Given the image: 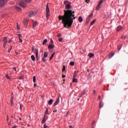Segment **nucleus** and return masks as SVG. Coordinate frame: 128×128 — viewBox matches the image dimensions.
<instances>
[{
    "instance_id": "nucleus-1",
    "label": "nucleus",
    "mask_w": 128,
    "mask_h": 128,
    "mask_svg": "<svg viewBox=\"0 0 128 128\" xmlns=\"http://www.w3.org/2000/svg\"><path fill=\"white\" fill-rule=\"evenodd\" d=\"M64 4H65V8L67 10H64V16H59L58 18L60 20H62L64 28H70L74 22V20L76 18L74 16V11L70 10L72 8L70 2L68 0H65Z\"/></svg>"
},
{
    "instance_id": "nucleus-2",
    "label": "nucleus",
    "mask_w": 128,
    "mask_h": 128,
    "mask_svg": "<svg viewBox=\"0 0 128 128\" xmlns=\"http://www.w3.org/2000/svg\"><path fill=\"white\" fill-rule=\"evenodd\" d=\"M24 2L29 4L30 2V0H21L19 3L20 6L22 8H26V3Z\"/></svg>"
},
{
    "instance_id": "nucleus-3",
    "label": "nucleus",
    "mask_w": 128,
    "mask_h": 128,
    "mask_svg": "<svg viewBox=\"0 0 128 128\" xmlns=\"http://www.w3.org/2000/svg\"><path fill=\"white\" fill-rule=\"evenodd\" d=\"M46 18L47 20H48V17L50 16V8H48V4L46 6Z\"/></svg>"
},
{
    "instance_id": "nucleus-4",
    "label": "nucleus",
    "mask_w": 128,
    "mask_h": 128,
    "mask_svg": "<svg viewBox=\"0 0 128 128\" xmlns=\"http://www.w3.org/2000/svg\"><path fill=\"white\" fill-rule=\"evenodd\" d=\"M92 16H94V14H91L90 15L88 16L86 18V24H88L90 22V18L92 17Z\"/></svg>"
},
{
    "instance_id": "nucleus-5",
    "label": "nucleus",
    "mask_w": 128,
    "mask_h": 128,
    "mask_svg": "<svg viewBox=\"0 0 128 128\" xmlns=\"http://www.w3.org/2000/svg\"><path fill=\"white\" fill-rule=\"evenodd\" d=\"M36 15V12H34V11H30L28 14L29 18H32V16H35Z\"/></svg>"
},
{
    "instance_id": "nucleus-6",
    "label": "nucleus",
    "mask_w": 128,
    "mask_h": 128,
    "mask_svg": "<svg viewBox=\"0 0 128 128\" xmlns=\"http://www.w3.org/2000/svg\"><path fill=\"white\" fill-rule=\"evenodd\" d=\"M8 0H0V7L4 6L8 2Z\"/></svg>"
},
{
    "instance_id": "nucleus-7",
    "label": "nucleus",
    "mask_w": 128,
    "mask_h": 128,
    "mask_svg": "<svg viewBox=\"0 0 128 128\" xmlns=\"http://www.w3.org/2000/svg\"><path fill=\"white\" fill-rule=\"evenodd\" d=\"M4 42V48H6V44H8V38L6 37H5L3 40Z\"/></svg>"
},
{
    "instance_id": "nucleus-8",
    "label": "nucleus",
    "mask_w": 128,
    "mask_h": 128,
    "mask_svg": "<svg viewBox=\"0 0 128 128\" xmlns=\"http://www.w3.org/2000/svg\"><path fill=\"white\" fill-rule=\"evenodd\" d=\"M59 102H60V97H58L56 100V101L54 103L53 106H58Z\"/></svg>"
},
{
    "instance_id": "nucleus-9",
    "label": "nucleus",
    "mask_w": 128,
    "mask_h": 128,
    "mask_svg": "<svg viewBox=\"0 0 128 128\" xmlns=\"http://www.w3.org/2000/svg\"><path fill=\"white\" fill-rule=\"evenodd\" d=\"M48 116H46V115L44 114V118L42 120V124H44V122H46V121L48 120Z\"/></svg>"
},
{
    "instance_id": "nucleus-10",
    "label": "nucleus",
    "mask_w": 128,
    "mask_h": 128,
    "mask_svg": "<svg viewBox=\"0 0 128 128\" xmlns=\"http://www.w3.org/2000/svg\"><path fill=\"white\" fill-rule=\"evenodd\" d=\"M36 59L38 60V50L35 49Z\"/></svg>"
},
{
    "instance_id": "nucleus-11",
    "label": "nucleus",
    "mask_w": 128,
    "mask_h": 128,
    "mask_svg": "<svg viewBox=\"0 0 128 128\" xmlns=\"http://www.w3.org/2000/svg\"><path fill=\"white\" fill-rule=\"evenodd\" d=\"M122 30V26H119L117 27L116 31L120 32V30Z\"/></svg>"
},
{
    "instance_id": "nucleus-12",
    "label": "nucleus",
    "mask_w": 128,
    "mask_h": 128,
    "mask_svg": "<svg viewBox=\"0 0 128 128\" xmlns=\"http://www.w3.org/2000/svg\"><path fill=\"white\" fill-rule=\"evenodd\" d=\"M78 74V71H74L73 78H76V75Z\"/></svg>"
},
{
    "instance_id": "nucleus-13",
    "label": "nucleus",
    "mask_w": 128,
    "mask_h": 128,
    "mask_svg": "<svg viewBox=\"0 0 128 128\" xmlns=\"http://www.w3.org/2000/svg\"><path fill=\"white\" fill-rule=\"evenodd\" d=\"M88 56H89V58H92V57L94 56V54H92V53H89L88 54Z\"/></svg>"
},
{
    "instance_id": "nucleus-14",
    "label": "nucleus",
    "mask_w": 128,
    "mask_h": 128,
    "mask_svg": "<svg viewBox=\"0 0 128 128\" xmlns=\"http://www.w3.org/2000/svg\"><path fill=\"white\" fill-rule=\"evenodd\" d=\"M54 47V46L52 44H51V45H49L48 46V48L49 50H52V48Z\"/></svg>"
},
{
    "instance_id": "nucleus-15",
    "label": "nucleus",
    "mask_w": 128,
    "mask_h": 128,
    "mask_svg": "<svg viewBox=\"0 0 128 128\" xmlns=\"http://www.w3.org/2000/svg\"><path fill=\"white\" fill-rule=\"evenodd\" d=\"M78 20L79 22H82V16H79L78 18Z\"/></svg>"
},
{
    "instance_id": "nucleus-16",
    "label": "nucleus",
    "mask_w": 128,
    "mask_h": 128,
    "mask_svg": "<svg viewBox=\"0 0 128 128\" xmlns=\"http://www.w3.org/2000/svg\"><path fill=\"white\" fill-rule=\"evenodd\" d=\"M52 102H54V100L52 99L49 100L48 104H50V106H51V104H52Z\"/></svg>"
},
{
    "instance_id": "nucleus-17",
    "label": "nucleus",
    "mask_w": 128,
    "mask_h": 128,
    "mask_svg": "<svg viewBox=\"0 0 128 128\" xmlns=\"http://www.w3.org/2000/svg\"><path fill=\"white\" fill-rule=\"evenodd\" d=\"M24 26H28V20H26V19H24Z\"/></svg>"
},
{
    "instance_id": "nucleus-18",
    "label": "nucleus",
    "mask_w": 128,
    "mask_h": 128,
    "mask_svg": "<svg viewBox=\"0 0 128 128\" xmlns=\"http://www.w3.org/2000/svg\"><path fill=\"white\" fill-rule=\"evenodd\" d=\"M48 52H45L44 55V58H48Z\"/></svg>"
},
{
    "instance_id": "nucleus-19",
    "label": "nucleus",
    "mask_w": 128,
    "mask_h": 128,
    "mask_svg": "<svg viewBox=\"0 0 128 128\" xmlns=\"http://www.w3.org/2000/svg\"><path fill=\"white\" fill-rule=\"evenodd\" d=\"M36 26H38V22H34L33 23V28H36Z\"/></svg>"
},
{
    "instance_id": "nucleus-20",
    "label": "nucleus",
    "mask_w": 128,
    "mask_h": 128,
    "mask_svg": "<svg viewBox=\"0 0 128 128\" xmlns=\"http://www.w3.org/2000/svg\"><path fill=\"white\" fill-rule=\"evenodd\" d=\"M46 42H48V40H46V39L44 40L42 42L43 46H44V44H46Z\"/></svg>"
},
{
    "instance_id": "nucleus-21",
    "label": "nucleus",
    "mask_w": 128,
    "mask_h": 128,
    "mask_svg": "<svg viewBox=\"0 0 128 128\" xmlns=\"http://www.w3.org/2000/svg\"><path fill=\"white\" fill-rule=\"evenodd\" d=\"M72 82H78V79L76 78H73Z\"/></svg>"
},
{
    "instance_id": "nucleus-22",
    "label": "nucleus",
    "mask_w": 128,
    "mask_h": 128,
    "mask_svg": "<svg viewBox=\"0 0 128 128\" xmlns=\"http://www.w3.org/2000/svg\"><path fill=\"white\" fill-rule=\"evenodd\" d=\"M31 58L33 62H34V60H36V57H34V55L31 56Z\"/></svg>"
},
{
    "instance_id": "nucleus-23",
    "label": "nucleus",
    "mask_w": 128,
    "mask_h": 128,
    "mask_svg": "<svg viewBox=\"0 0 128 128\" xmlns=\"http://www.w3.org/2000/svg\"><path fill=\"white\" fill-rule=\"evenodd\" d=\"M54 56V52L51 55V56L50 58V60H52V58Z\"/></svg>"
},
{
    "instance_id": "nucleus-24",
    "label": "nucleus",
    "mask_w": 128,
    "mask_h": 128,
    "mask_svg": "<svg viewBox=\"0 0 128 128\" xmlns=\"http://www.w3.org/2000/svg\"><path fill=\"white\" fill-rule=\"evenodd\" d=\"M102 106H104V104H102V102H100V104H99L100 108H102Z\"/></svg>"
},
{
    "instance_id": "nucleus-25",
    "label": "nucleus",
    "mask_w": 128,
    "mask_h": 128,
    "mask_svg": "<svg viewBox=\"0 0 128 128\" xmlns=\"http://www.w3.org/2000/svg\"><path fill=\"white\" fill-rule=\"evenodd\" d=\"M100 4H98V6L96 7V10H100Z\"/></svg>"
},
{
    "instance_id": "nucleus-26",
    "label": "nucleus",
    "mask_w": 128,
    "mask_h": 128,
    "mask_svg": "<svg viewBox=\"0 0 128 128\" xmlns=\"http://www.w3.org/2000/svg\"><path fill=\"white\" fill-rule=\"evenodd\" d=\"M96 20H93L91 22H90V26H92L94 24V22H96Z\"/></svg>"
},
{
    "instance_id": "nucleus-27",
    "label": "nucleus",
    "mask_w": 128,
    "mask_h": 128,
    "mask_svg": "<svg viewBox=\"0 0 128 128\" xmlns=\"http://www.w3.org/2000/svg\"><path fill=\"white\" fill-rule=\"evenodd\" d=\"M70 66H74V62H70Z\"/></svg>"
},
{
    "instance_id": "nucleus-28",
    "label": "nucleus",
    "mask_w": 128,
    "mask_h": 128,
    "mask_svg": "<svg viewBox=\"0 0 128 128\" xmlns=\"http://www.w3.org/2000/svg\"><path fill=\"white\" fill-rule=\"evenodd\" d=\"M10 102H11V104L12 105V104H14V97H12L11 98Z\"/></svg>"
},
{
    "instance_id": "nucleus-29",
    "label": "nucleus",
    "mask_w": 128,
    "mask_h": 128,
    "mask_svg": "<svg viewBox=\"0 0 128 128\" xmlns=\"http://www.w3.org/2000/svg\"><path fill=\"white\" fill-rule=\"evenodd\" d=\"M48 114V108H46V110L45 112V114Z\"/></svg>"
},
{
    "instance_id": "nucleus-30",
    "label": "nucleus",
    "mask_w": 128,
    "mask_h": 128,
    "mask_svg": "<svg viewBox=\"0 0 128 128\" xmlns=\"http://www.w3.org/2000/svg\"><path fill=\"white\" fill-rule=\"evenodd\" d=\"M114 52H111L110 54V58H112L114 56Z\"/></svg>"
},
{
    "instance_id": "nucleus-31",
    "label": "nucleus",
    "mask_w": 128,
    "mask_h": 128,
    "mask_svg": "<svg viewBox=\"0 0 128 128\" xmlns=\"http://www.w3.org/2000/svg\"><path fill=\"white\" fill-rule=\"evenodd\" d=\"M104 2V0H100L99 2V5L102 4H103Z\"/></svg>"
},
{
    "instance_id": "nucleus-32",
    "label": "nucleus",
    "mask_w": 128,
    "mask_h": 128,
    "mask_svg": "<svg viewBox=\"0 0 128 128\" xmlns=\"http://www.w3.org/2000/svg\"><path fill=\"white\" fill-rule=\"evenodd\" d=\"M42 62H46V58H42Z\"/></svg>"
},
{
    "instance_id": "nucleus-33",
    "label": "nucleus",
    "mask_w": 128,
    "mask_h": 128,
    "mask_svg": "<svg viewBox=\"0 0 128 128\" xmlns=\"http://www.w3.org/2000/svg\"><path fill=\"white\" fill-rule=\"evenodd\" d=\"M120 48H122V46H120V45H118V50H120Z\"/></svg>"
},
{
    "instance_id": "nucleus-34",
    "label": "nucleus",
    "mask_w": 128,
    "mask_h": 128,
    "mask_svg": "<svg viewBox=\"0 0 128 128\" xmlns=\"http://www.w3.org/2000/svg\"><path fill=\"white\" fill-rule=\"evenodd\" d=\"M6 78H7L8 80H10V78L9 77V76H8V74H6Z\"/></svg>"
},
{
    "instance_id": "nucleus-35",
    "label": "nucleus",
    "mask_w": 128,
    "mask_h": 128,
    "mask_svg": "<svg viewBox=\"0 0 128 128\" xmlns=\"http://www.w3.org/2000/svg\"><path fill=\"white\" fill-rule=\"evenodd\" d=\"M36 76H33V82H36Z\"/></svg>"
},
{
    "instance_id": "nucleus-36",
    "label": "nucleus",
    "mask_w": 128,
    "mask_h": 128,
    "mask_svg": "<svg viewBox=\"0 0 128 128\" xmlns=\"http://www.w3.org/2000/svg\"><path fill=\"white\" fill-rule=\"evenodd\" d=\"M62 70V72H64L66 70V66H63Z\"/></svg>"
},
{
    "instance_id": "nucleus-37",
    "label": "nucleus",
    "mask_w": 128,
    "mask_h": 128,
    "mask_svg": "<svg viewBox=\"0 0 128 128\" xmlns=\"http://www.w3.org/2000/svg\"><path fill=\"white\" fill-rule=\"evenodd\" d=\"M16 10H20L22 9L20 8L18 6H16Z\"/></svg>"
},
{
    "instance_id": "nucleus-38",
    "label": "nucleus",
    "mask_w": 128,
    "mask_h": 128,
    "mask_svg": "<svg viewBox=\"0 0 128 128\" xmlns=\"http://www.w3.org/2000/svg\"><path fill=\"white\" fill-rule=\"evenodd\" d=\"M22 78H24V76H21L18 78V80H22Z\"/></svg>"
},
{
    "instance_id": "nucleus-39",
    "label": "nucleus",
    "mask_w": 128,
    "mask_h": 128,
    "mask_svg": "<svg viewBox=\"0 0 128 128\" xmlns=\"http://www.w3.org/2000/svg\"><path fill=\"white\" fill-rule=\"evenodd\" d=\"M19 42H22V40L20 38H19Z\"/></svg>"
},
{
    "instance_id": "nucleus-40",
    "label": "nucleus",
    "mask_w": 128,
    "mask_h": 128,
    "mask_svg": "<svg viewBox=\"0 0 128 128\" xmlns=\"http://www.w3.org/2000/svg\"><path fill=\"white\" fill-rule=\"evenodd\" d=\"M57 36H58V38H60V36H62V34H58Z\"/></svg>"
},
{
    "instance_id": "nucleus-41",
    "label": "nucleus",
    "mask_w": 128,
    "mask_h": 128,
    "mask_svg": "<svg viewBox=\"0 0 128 128\" xmlns=\"http://www.w3.org/2000/svg\"><path fill=\"white\" fill-rule=\"evenodd\" d=\"M58 40H59V42H62V38H59Z\"/></svg>"
},
{
    "instance_id": "nucleus-42",
    "label": "nucleus",
    "mask_w": 128,
    "mask_h": 128,
    "mask_svg": "<svg viewBox=\"0 0 128 128\" xmlns=\"http://www.w3.org/2000/svg\"><path fill=\"white\" fill-rule=\"evenodd\" d=\"M18 36L19 38H20V37L22 36V34H18Z\"/></svg>"
},
{
    "instance_id": "nucleus-43",
    "label": "nucleus",
    "mask_w": 128,
    "mask_h": 128,
    "mask_svg": "<svg viewBox=\"0 0 128 128\" xmlns=\"http://www.w3.org/2000/svg\"><path fill=\"white\" fill-rule=\"evenodd\" d=\"M84 94H86V92H83L81 94V96H84Z\"/></svg>"
},
{
    "instance_id": "nucleus-44",
    "label": "nucleus",
    "mask_w": 128,
    "mask_h": 128,
    "mask_svg": "<svg viewBox=\"0 0 128 128\" xmlns=\"http://www.w3.org/2000/svg\"><path fill=\"white\" fill-rule=\"evenodd\" d=\"M22 106H24L20 104V110H22Z\"/></svg>"
},
{
    "instance_id": "nucleus-45",
    "label": "nucleus",
    "mask_w": 128,
    "mask_h": 128,
    "mask_svg": "<svg viewBox=\"0 0 128 128\" xmlns=\"http://www.w3.org/2000/svg\"><path fill=\"white\" fill-rule=\"evenodd\" d=\"M44 128H48V126H46V124H44Z\"/></svg>"
},
{
    "instance_id": "nucleus-46",
    "label": "nucleus",
    "mask_w": 128,
    "mask_h": 128,
    "mask_svg": "<svg viewBox=\"0 0 128 128\" xmlns=\"http://www.w3.org/2000/svg\"><path fill=\"white\" fill-rule=\"evenodd\" d=\"M62 78H66V75L62 74Z\"/></svg>"
},
{
    "instance_id": "nucleus-47",
    "label": "nucleus",
    "mask_w": 128,
    "mask_h": 128,
    "mask_svg": "<svg viewBox=\"0 0 128 128\" xmlns=\"http://www.w3.org/2000/svg\"><path fill=\"white\" fill-rule=\"evenodd\" d=\"M17 28L18 30H20V27H18V23H17Z\"/></svg>"
},
{
    "instance_id": "nucleus-48",
    "label": "nucleus",
    "mask_w": 128,
    "mask_h": 128,
    "mask_svg": "<svg viewBox=\"0 0 128 128\" xmlns=\"http://www.w3.org/2000/svg\"><path fill=\"white\" fill-rule=\"evenodd\" d=\"M6 120L7 122H8V116L6 117Z\"/></svg>"
},
{
    "instance_id": "nucleus-49",
    "label": "nucleus",
    "mask_w": 128,
    "mask_h": 128,
    "mask_svg": "<svg viewBox=\"0 0 128 128\" xmlns=\"http://www.w3.org/2000/svg\"><path fill=\"white\" fill-rule=\"evenodd\" d=\"M8 52H10V49H8Z\"/></svg>"
},
{
    "instance_id": "nucleus-50",
    "label": "nucleus",
    "mask_w": 128,
    "mask_h": 128,
    "mask_svg": "<svg viewBox=\"0 0 128 128\" xmlns=\"http://www.w3.org/2000/svg\"><path fill=\"white\" fill-rule=\"evenodd\" d=\"M98 100H100V96H98Z\"/></svg>"
},
{
    "instance_id": "nucleus-51",
    "label": "nucleus",
    "mask_w": 128,
    "mask_h": 128,
    "mask_svg": "<svg viewBox=\"0 0 128 128\" xmlns=\"http://www.w3.org/2000/svg\"><path fill=\"white\" fill-rule=\"evenodd\" d=\"M121 38H126V36H122V37H121Z\"/></svg>"
},
{
    "instance_id": "nucleus-52",
    "label": "nucleus",
    "mask_w": 128,
    "mask_h": 128,
    "mask_svg": "<svg viewBox=\"0 0 128 128\" xmlns=\"http://www.w3.org/2000/svg\"><path fill=\"white\" fill-rule=\"evenodd\" d=\"M32 52H34V48H32Z\"/></svg>"
},
{
    "instance_id": "nucleus-53",
    "label": "nucleus",
    "mask_w": 128,
    "mask_h": 128,
    "mask_svg": "<svg viewBox=\"0 0 128 128\" xmlns=\"http://www.w3.org/2000/svg\"><path fill=\"white\" fill-rule=\"evenodd\" d=\"M69 128H72V125L70 126H69Z\"/></svg>"
},
{
    "instance_id": "nucleus-54",
    "label": "nucleus",
    "mask_w": 128,
    "mask_h": 128,
    "mask_svg": "<svg viewBox=\"0 0 128 128\" xmlns=\"http://www.w3.org/2000/svg\"><path fill=\"white\" fill-rule=\"evenodd\" d=\"M12 46H10V50H12Z\"/></svg>"
},
{
    "instance_id": "nucleus-55",
    "label": "nucleus",
    "mask_w": 128,
    "mask_h": 128,
    "mask_svg": "<svg viewBox=\"0 0 128 128\" xmlns=\"http://www.w3.org/2000/svg\"><path fill=\"white\" fill-rule=\"evenodd\" d=\"M58 112V110H54L53 111L54 112Z\"/></svg>"
},
{
    "instance_id": "nucleus-56",
    "label": "nucleus",
    "mask_w": 128,
    "mask_h": 128,
    "mask_svg": "<svg viewBox=\"0 0 128 128\" xmlns=\"http://www.w3.org/2000/svg\"><path fill=\"white\" fill-rule=\"evenodd\" d=\"M93 94H96V90H94L93 91Z\"/></svg>"
},
{
    "instance_id": "nucleus-57",
    "label": "nucleus",
    "mask_w": 128,
    "mask_h": 128,
    "mask_svg": "<svg viewBox=\"0 0 128 128\" xmlns=\"http://www.w3.org/2000/svg\"><path fill=\"white\" fill-rule=\"evenodd\" d=\"M14 70L15 71H16V68H14Z\"/></svg>"
},
{
    "instance_id": "nucleus-58",
    "label": "nucleus",
    "mask_w": 128,
    "mask_h": 128,
    "mask_svg": "<svg viewBox=\"0 0 128 128\" xmlns=\"http://www.w3.org/2000/svg\"><path fill=\"white\" fill-rule=\"evenodd\" d=\"M16 128V126H14L12 128Z\"/></svg>"
},
{
    "instance_id": "nucleus-59",
    "label": "nucleus",
    "mask_w": 128,
    "mask_h": 128,
    "mask_svg": "<svg viewBox=\"0 0 128 128\" xmlns=\"http://www.w3.org/2000/svg\"><path fill=\"white\" fill-rule=\"evenodd\" d=\"M10 42H12V40H8V42H9V44Z\"/></svg>"
},
{
    "instance_id": "nucleus-60",
    "label": "nucleus",
    "mask_w": 128,
    "mask_h": 128,
    "mask_svg": "<svg viewBox=\"0 0 128 128\" xmlns=\"http://www.w3.org/2000/svg\"><path fill=\"white\" fill-rule=\"evenodd\" d=\"M36 84H34V86L36 87Z\"/></svg>"
},
{
    "instance_id": "nucleus-61",
    "label": "nucleus",
    "mask_w": 128,
    "mask_h": 128,
    "mask_svg": "<svg viewBox=\"0 0 128 128\" xmlns=\"http://www.w3.org/2000/svg\"><path fill=\"white\" fill-rule=\"evenodd\" d=\"M51 42L52 43L54 42V41H52V40H51Z\"/></svg>"
},
{
    "instance_id": "nucleus-62",
    "label": "nucleus",
    "mask_w": 128,
    "mask_h": 128,
    "mask_svg": "<svg viewBox=\"0 0 128 128\" xmlns=\"http://www.w3.org/2000/svg\"><path fill=\"white\" fill-rule=\"evenodd\" d=\"M8 124L10 126V123L9 122V123Z\"/></svg>"
},
{
    "instance_id": "nucleus-63",
    "label": "nucleus",
    "mask_w": 128,
    "mask_h": 128,
    "mask_svg": "<svg viewBox=\"0 0 128 128\" xmlns=\"http://www.w3.org/2000/svg\"><path fill=\"white\" fill-rule=\"evenodd\" d=\"M88 0H86V2H88Z\"/></svg>"
},
{
    "instance_id": "nucleus-64",
    "label": "nucleus",
    "mask_w": 128,
    "mask_h": 128,
    "mask_svg": "<svg viewBox=\"0 0 128 128\" xmlns=\"http://www.w3.org/2000/svg\"><path fill=\"white\" fill-rule=\"evenodd\" d=\"M88 0H86V2H88Z\"/></svg>"
}]
</instances>
